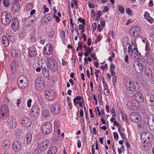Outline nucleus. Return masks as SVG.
I'll return each instance as SVG.
<instances>
[{
  "instance_id": "nucleus-30",
  "label": "nucleus",
  "mask_w": 154,
  "mask_h": 154,
  "mask_svg": "<svg viewBox=\"0 0 154 154\" xmlns=\"http://www.w3.org/2000/svg\"><path fill=\"white\" fill-rule=\"evenodd\" d=\"M143 17L145 19L150 23H152L153 21V19L150 16L149 13L146 11L145 12Z\"/></svg>"
},
{
  "instance_id": "nucleus-5",
  "label": "nucleus",
  "mask_w": 154,
  "mask_h": 154,
  "mask_svg": "<svg viewBox=\"0 0 154 154\" xmlns=\"http://www.w3.org/2000/svg\"><path fill=\"white\" fill-rule=\"evenodd\" d=\"M1 22L5 25H7L9 24L12 19L11 15L7 12L3 13L1 16Z\"/></svg>"
},
{
  "instance_id": "nucleus-33",
  "label": "nucleus",
  "mask_w": 154,
  "mask_h": 154,
  "mask_svg": "<svg viewBox=\"0 0 154 154\" xmlns=\"http://www.w3.org/2000/svg\"><path fill=\"white\" fill-rule=\"evenodd\" d=\"M128 38L127 37L124 38L122 41V45L124 47H127L128 46H128H129V45H131V44H129L128 43Z\"/></svg>"
},
{
  "instance_id": "nucleus-64",
  "label": "nucleus",
  "mask_w": 154,
  "mask_h": 154,
  "mask_svg": "<svg viewBox=\"0 0 154 154\" xmlns=\"http://www.w3.org/2000/svg\"><path fill=\"white\" fill-rule=\"evenodd\" d=\"M78 20L80 22V23H83V24H84V25H85V22L84 19H83L81 18H79L78 19Z\"/></svg>"
},
{
  "instance_id": "nucleus-50",
  "label": "nucleus",
  "mask_w": 154,
  "mask_h": 154,
  "mask_svg": "<svg viewBox=\"0 0 154 154\" xmlns=\"http://www.w3.org/2000/svg\"><path fill=\"white\" fill-rule=\"evenodd\" d=\"M82 99V98L80 96H77L76 97L73 99V103L75 106L76 104V100L80 101Z\"/></svg>"
},
{
  "instance_id": "nucleus-28",
  "label": "nucleus",
  "mask_w": 154,
  "mask_h": 154,
  "mask_svg": "<svg viewBox=\"0 0 154 154\" xmlns=\"http://www.w3.org/2000/svg\"><path fill=\"white\" fill-rule=\"evenodd\" d=\"M142 62H138L136 66V71L139 73H140L143 71V65Z\"/></svg>"
},
{
  "instance_id": "nucleus-42",
  "label": "nucleus",
  "mask_w": 154,
  "mask_h": 154,
  "mask_svg": "<svg viewBox=\"0 0 154 154\" xmlns=\"http://www.w3.org/2000/svg\"><path fill=\"white\" fill-rule=\"evenodd\" d=\"M33 7V5L32 3H29L26 5L25 9L26 10L29 11L32 10Z\"/></svg>"
},
{
  "instance_id": "nucleus-45",
  "label": "nucleus",
  "mask_w": 154,
  "mask_h": 154,
  "mask_svg": "<svg viewBox=\"0 0 154 154\" xmlns=\"http://www.w3.org/2000/svg\"><path fill=\"white\" fill-rule=\"evenodd\" d=\"M54 130L58 129H61V127L60 123L59 122H56L54 125Z\"/></svg>"
},
{
  "instance_id": "nucleus-19",
  "label": "nucleus",
  "mask_w": 154,
  "mask_h": 154,
  "mask_svg": "<svg viewBox=\"0 0 154 154\" xmlns=\"http://www.w3.org/2000/svg\"><path fill=\"white\" fill-rule=\"evenodd\" d=\"M44 54H46L50 55L53 52V48L50 44H47L43 50Z\"/></svg>"
},
{
  "instance_id": "nucleus-43",
  "label": "nucleus",
  "mask_w": 154,
  "mask_h": 154,
  "mask_svg": "<svg viewBox=\"0 0 154 154\" xmlns=\"http://www.w3.org/2000/svg\"><path fill=\"white\" fill-rule=\"evenodd\" d=\"M11 54L13 56L17 58L19 56L18 52L17 50H16L14 49H13L11 50Z\"/></svg>"
},
{
  "instance_id": "nucleus-17",
  "label": "nucleus",
  "mask_w": 154,
  "mask_h": 154,
  "mask_svg": "<svg viewBox=\"0 0 154 154\" xmlns=\"http://www.w3.org/2000/svg\"><path fill=\"white\" fill-rule=\"evenodd\" d=\"M21 143L20 141L17 140L14 141L13 144V147L15 151H19L21 149Z\"/></svg>"
},
{
  "instance_id": "nucleus-16",
  "label": "nucleus",
  "mask_w": 154,
  "mask_h": 154,
  "mask_svg": "<svg viewBox=\"0 0 154 154\" xmlns=\"http://www.w3.org/2000/svg\"><path fill=\"white\" fill-rule=\"evenodd\" d=\"M19 26V23L18 19L16 17H14L11 25L13 30L14 32L17 31L18 29Z\"/></svg>"
},
{
  "instance_id": "nucleus-9",
  "label": "nucleus",
  "mask_w": 154,
  "mask_h": 154,
  "mask_svg": "<svg viewBox=\"0 0 154 154\" xmlns=\"http://www.w3.org/2000/svg\"><path fill=\"white\" fill-rule=\"evenodd\" d=\"M50 142L48 140H45L41 142L38 148V152L41 153L46 149L49 144Z\"/></svg>"
},
{
  "instance_id": "nucleus-25",
  "label": "nucleus",
  "mask_w": 154,
  "mask_h": 154,
  "mask_svg": "<svg viewBox=\"0 0 154 154\" xmlns=\"http://www.w3.org/2000/svg\"><path fill=\"white\" fill-rule=\"evenodd\" d=\"M141 137H143V139L145 141L148 142L152 140V136L151 133L147 132L143 133Z\"/></svg>"
},
{
  "instance_id": "nucleus-57",
  "label": "nucleus",
  "mask_w": 154,
  "mask_h": 154,
  "mask_svg": "<svg viewBox=\"0 0 154 154\" xmlns=\"http://www.w3.org/2000/svg\"><path fill=\"white\" fill-rule=\"evenodd\" d=\"M95 109L96 113L98 114L100 116L101 115V113L98 106H97Z\"/></svg>"
},
{
  "instance_id": "nucleus-23",
  "label": "nucleus",
  "mask_w": 154,
  "mask_h": 154,
  "mask_svg": "<svg viewBox=\"0 0 154 154\" xmlns=\"http://www.w3.org/2000/svg\"><path fill=\"white\" fill-rule=\"evenodd\" d=\"M136 101L138 102H142L143 101V97L142 94L139 92L135 93L134 94Z\"/></svg>"
},
{
  "instance_id": "nucleus-39",
  "label": "nucleus",
  "mask_w": 154,
  "mask_h": 154,
  "mask_svg": "<svg viewBox=\"0 0 154 154\" xmlns=\"http://www.w3.org/2000/svg\"><path fill=\"white\" fill-rule=\"evenodd\" d=\"M18 66V63L16 61H13L11 64V69L16 70Z\"/></svg>"
},
{
  "instance_id": "nucleus-12",
  "label": "nucleus",
  "mask_w": 154,
  "mask_h": 154,
  "mask_svg": "<svg viewBox=\"0 0 154 154\" xmlns=\"http://www.w3.org/2000/svg\"><path fill=\"white\" fill-rule=\"evenodd\" d=\"M21 123L23 126L29 127L31 126L32 122L31 120L27 117H23L21 119Z\"/></svg>"
},
{
  "instance_id": "nucleus-36",
  "label": "nucleus",
  "mask_w": 154,
  "mask_h": 154,
  "mask_svg": "<svg viewBox=\"0 0 154 154\" xmlns=\"http://www.w3.org/2000/svg\"><path fill=\"white\" fill-rule=\"evenodd\" d=\"M61 17V15L60 12H58L57 14H54L53 15V17L55 18L56 21L58 23L60 21V18Z\"/></svg>"
},
{
  "instance_id": "nucleus-59",
  "label": "nucleus",
  "mask_w": 154,
  "mask_h": 154,
  "mask_svg": "<svg viewBox=\"0 0 154 154\" xmlns=\"http://www.w3.org/2000/svg\"><path fill=\"white\" fill-rule=\"evenodd\" d=\"M126 13L129 15H131L132 14V12L131 9L129 8H127L126 11Z\"/></svg>"
},
{
  "instance_id": "nucleus-41",
  "label": "nucleus",
  "mask_w": 154,
  "mask_h": 154,
  "mask_svg": "<svg viewBox=\"0 0 154 154\" xmlns=\"http://www.w3.org/2000/svg\"><path fill=\"white\" fill-rule=\"evenodd\" d=\"M145 72L148 77L151 76L152 75V72L149 67H146L145 69Z\"/></svg>"
},
{
  "instance_id": "nucleus-26",
  "label": "nucleus",
  "mask_w": 154,
  "mask_h": 154,
  "mask_svg": "<svg viewBox=\"0 0 154 154\" xmlns=\"http://www.w3.org/2000/svg\"><path fill=\"white\" fill-rule=\"evenodd\" d=\"M146 61L148 65H152L154 63L153 56L152 54L146 55Z\"/></svg>"
},
{
  "instance_id": "nucleus-8",
  "label": "nucleus",
  "mask_w": 154,
  "mask_h": 154,
  "mask_svg": "<svg viewBox=\"0 0 154 154\" xmlns=\"http://www.w3.org/2000/svg\"><path fill=\"white\" fill-rule=\"evenodd\" d=\"M9 113L8 106L7 104L2 105L0 109V116L2 119H4L7 116Z\"/></svg>"
},
{
  "instance_id": "nucleus-60",
  "label": "nucleus",
  "mask_w": 154,
  "mask_h": 154,
  "mask_svg": "<svg viewBox=\"0 0 154 154\" xmlns=\"http://www.w3.org/2000/svg\"><path fill=\"white\" fill-rule=\"evenodd\" d=\"M104 94L108 96L109 95V91L108 89H104Z\"/></svg>"
},
{
  "instance_id": "nucleus-18",
  "label": "nucleus",
  "mask_w": 154,
  "mask_h": 154,
  "mask_svg": "<svg viewBox=\"0 0 154 154\" xmlns=\"http://www.w3.org/2000/svg\"><path fill=\"white\" fill-rule=\"evenodd\" d=\"M54 91L51 90H47L45 92L46 98L49 100H53L54 98Z\"/></svg>"
},
{
  "instance_id": "nucleus-3",
  "label": "nucleus",
  "mask_w": 154,
  "mask_h": 154,
  "mask_svg": "<svg viewBox=\"0 0 154 154\" xmlns=\"http://www.w3.org/2000/svg\"><path fill=\"white\" fill-rule=\"evenodd\" d=\"M18 85L20 88L25 89L29 84V79L28 77L26 76L22 75L20 76L18 79Z\"/></svg>"
},
{
  "instance_id": "nucleus-38",
  "label": "nucleus",
  "mask_w": 154,
  "mask_h": 154,
  "mask_svg": "<svg viewBox=\"0 0 154 154\" xmlns=\"http://www.w3.org/2000/svg\"><path fill=\"white\" fill-rule=\"evenodd\" d=\"M26 138L27 144H29L32 139L31 134L30 133H28L26 137Z\"/></svg>"
},
{
  "instance_id": "nucleus-55",
  "label": "nucleus",
  "mask_w": 154,
  "mask_h": 154,
  "mask_svg": "<svg viewBox=\"0 0 154 154\" xmlns=\"http://www.w3.org/2000/svg\"><path fill=\"white\" fill-rule=\"evenodd\" d=\"M32 102V100L30 99L28 100L27 102V106L29 108L31 107V103Z\"/></svg>"
},
{
  "instance_id": "nucleus-34",
  "label": "nucleus",
  "mask_w": 154,
  "mask_h": 154,
  "mask_svg": "<svg viewBox=\"0 0 154 154\" xmlns=\"http://www.w3.org/2000/svg\"><path fill=\"white\" fill-rule=\"evenodd\" d=\"M57 151V148L55 146H53L49 149L47 154H55Z\"/></svg>"
},
{
  "instance_id": "nucleus-11",
  "label": "nucleus",
  "mask_w": 154,
  "mask_h": 154,
  "mask_svg": "<svg viewBox=\"0 0 154 154\" xmlns=\"http://www.w3.org/2000/svg\"><path fill=\"white\" fill-rule=\"evenodd\" d=\"M131 120L135 122H140L141 120V116L139 113L136 112H132L130 115Z\"/></svg>"
},
{
  "instance_id": "nucleus-21",
  "label": "nucleus",
  "mask_w": 154,
  "mask_h": 154,
  "mask_svg": "<svg viewBox=\"0 0 154 154\" xmlns=\"http://www.w3.org/2000/svg\"><path fill=\"white\" fill-rule=\"evenodd\" d=\"M16 122L14 118H10L8 119L7 122L8 125L11 128H13L16 126Z\"/></svg>"
},
{
  "instance_id": "nucleus-54",
  "label": "nucleus",
  "mask_w": 154,
  "mask_h": 154,
  "mask_svg": "<svg viewBox=\"0 0 154 154\" xmlns=\"http://www.w3.org/2000/svg\"><path fill=\"white\" fill-rule=\"evenodd\" d=\"M53 141L55 143H60V141L59 140V137H57L54 138Z\"/></svg>"
},
{
  "instance_id": "nucleus-56",
  "label": "nucleus",
  "mask_w": 154,
  "mask_h": 154,
  "mask_svg": "<svg viewBox=\"0 0 154 154\" xmlns=\"http://www.w3.org/2000/svg\"><path fill=\"white\" fill-rule=\"evenodd\" d=\"M141 39L142 41L144 43L146 44L149 42L147 39L143 37H141Z\"/></svg>"
},
{
  "instance_id": "nucleus-20",
  "label": "nucleus",
  "mask_w": 154,
  "mask_h": 154,
  "mask_svg": "<svg viewBox=\"0 0 154 154\" xmlns=\"http://www.w3.org/2000/svg\"><path fill=\"white\" fill-rule=\"evenodd\" d=\"M37 53V50L34 46H32L29 48L28 55L30 57H32L35 56Z\"/></svg>"
},
{
  "instance_id": "nucleus-40",
  "label": "nucleus",
  "mask_w": 154,
  "mask_h": 154,
  "mask_svg": "<svg viewBox=\"0 0 154 154\" xmlns=\"http://www.w3.org/2000/svg\"><path fill=\"white\" fill-rule=\"evenodd\" d=\"M2 145L5 148H8L10 145L9 141L8 140H5L2 143Z\"/></svg>"
},
{
  "instance_id": "nucleus-46",
  "label": "nucleus",
  "mask_w": 154,
  "mask_h": 154,
  "mask_svg": "<svg viewBox=\"0 0 154 154\" xmlns=\"http://www.w3.org/2000/svg\"><path fill=\"white\" fill-rule=\"evenodd\" d=\"M3 3L4 6L6 7H8L10 5V2L9 0H3Z\"/></svg>"
},
{
  "instance_id": "nucleus-15",
  "label": "nucleus",
  "mask_w": 154,
  "mask_h": 154,
  "mask_svg": "<svg viewBox=\"0 0 154 154\" xmlns=\"http://www.w3.org/2000/svg\"><path fill=\"white\" fill-rule=\"evenodd\" d=\"M40 112V107L37 105H34L31 110V114L32 116H38Z\"/></svg>"
},
{
  "instance_id": "nucleus-61",
  "label": "nucleus",
  "mask_w": 154,
  "mask_h": 154,
  "mask_svg": "<svg viewBox=\"0 0 154 154\" xmlns=\"http://www.w3.org/2000/svg\"><path fill=\"white\" fill-rule=\"evenodd\" d=\"M113 125L116 126H117L118 127L120 128V124L117 122L116 121H115L113 122Z\"/></svg>"
},
{
  "instance_id": "nucleus-44",
  "label": "nucleus",
  "mask_w": 154,
  "mask_h": 154,
  "mask_svg": "<svg viewBox=\"0 0 154 154\" xmlns=\"http://www.w3.org/2000/svg\"><path fill=\"white\" fill-rule=\"evenodd\" d=\"M110 71L111 74L112 75H114V74H115V66L113 64H112L110 65Z\"/></svg>"
},
{
  "instance_id": "nucleus-48",
  "label": "nucleus",
  "mask_w": 154,
  "mask_h": 154,
  "mask_svg": "<svg viewBox=\"0 0 154 154\" xmlns=\"http://www.w3.org/2000/svg\"><path fill=\"white\" fill-rule=\"evenodd\" d=\"M54 29H52L49 33L48 36L50 38H53L54 36Z\"/></svg>"
},
{
  "instance_id": "nucleus-53",
  "label": "nucleus",
  "mask_w": 154,
  "mask_h": 154,
  "mask_svg": "<svg viewBox=\"0 0 154 154\" xmlns=\"http://www.w3.org/2000/svg\"><path fill=\"white\" fill-rule=\"evenodd\" d=\"M119 119L121 120L124 121V118L123 116V113L122 111H121L119 113Z\"/></svg>"
},
{
  "instance_id": "nucleus-32",
  "label": "nucleus",
  "mask_w": 154,
  "mask_h": 154,
  "mask_svg": "<svg viewBox=\"0 0 154 154\" xmlns=\"http://www.w3.org/2000/svg\"><path fill=\"white\" fill-rule=\"evenodd\" d=\"M12 9L15 12L18 11L20 9V5L17 2H14L12 5Z\"/></svg>"
},
{
  "instance_id": "nucleus-27",
  "label": "nucleus",
  "mask_w": 154,
  "mask_h": 154,
  "mask_svg": "<svg viewBox=\"0 0 154 154\" xmlns=\"http://www.w3.org/2000/svg\"><path fill=\"white\" fill-rule=\"evenodd\" d=\"M40 63L38 64L39 66L43 70L42 71V75L45 77H48L49 75V71L44 66L43 64H42V65L41 66H40Z\"/></svg>"
},
{
  "instance_id": "nucleus-4",
  "label": "nucleus",
  "mask_w": 154,
  "mask_h": 154,
  "mask_svg": "<svg viewBox=\"0 0 154 154\" xmlns=\"http://www.w3.org/2000/svg\"><path fill=\"white\" fill-rule=\"evenodd\" d=\"M47 65L51 71L54 72L57 71L58 65L55 60L52 58H48L46 60Z\"/></svg>"
},
{
  "instance_id": "nucleus-2",
  "label": "nucleus",
  "mask_w": 154,
  "mask_h": 154,
  "mask_svg": "<svg viewBox=\"0 0 154 154\" xmlns=\"http://www.w3.org/2000/svg\"><path fill=\"white\" fill-rule=\"evenodd\" d=\"M124 82L126 89L128 91L133 92L135 90L137 82H133L127 77L124 78Z\"/></svg>"
},
{
  "instance_id": "nucleus-22",
  "label": "nucleus",
  "mask_w": 154,
  "mask_h": 154,
  "mask_svg": "<svg viewBox=\"0 0 154 154\" xmlns=\"http://www.w3.org/2000/svg\"><path fill=\"white\" fill-rule=\"evenodd\" d=\"M33 20L31 17H29L27 18H25L23 20V24L24 26L27 27L31 24Z\"/></svg>"
},
{
  "instance_id": "nucleus-52",
  "label": "nucleus",
  "mask_w": 154,
  "mask_h": 154,
  "mask_svg": "<svg viewBox=\"0 0 154 154\" xmlns=\"http://www.w3.org/2000/svg\"><path fill=\"white\" fill-rule=\"evenodd\" d=\"M150 45L148 42L147 43L145 44V50L146 51H149V50Z\"/></svg>"
},
{
  "instance_id": "nucleus-1",
  "label": "nucleus",
  "mask_w": 154,
  "mask_h": 154,
  "mask_svg": "<svg viewBox=\"0 0 154 154\" xmlns=\"http://www.w3.org/2000/svg\"><path fill=\"white\" fill-rule=\"evenodd\" d=\"M128 54L132 56L135 59H140V53L138 51L137 48L135 44L131 42V45H129L128 48Z\"/></svg>"
},
{
  "instance_id": "nucleus-62",
  "label": "nucleus",
  "mask_w": 154,
  "mask_h": 154,
  "mask_svg": "<svg viewBox=\"0 0 154 154\" xmlns=\"http://www.w3.org/2000/svg\"><path fill=\"white\" fill-rule=\"evenodd\" d=\"M98 98L100 102H102V96L101 93L100 92L99 93L98 95Z\"/></svg>"
},
{
  "instance_id": "nucleus-10",
  "label": "nucleus",
  "mask_w": 154,
  "mask_h": 154,
  "mask_svg": "<svg viewBox=\"0 0 154 154\" xmlns=\"http://www.w3.org/2000/svg\"><path fill=\"white\" fill-rule=\"evenodd\" d=\"M126 106L128 109L131 110H136L140 106L138 102L135 100H131L128 102Z\"/></svg>"
},
{
  "instance_id": "nucleus-47",
  "label": "nucleus",
  "mask_w": 154,
  "mask_h": 154,
  "mask_svg": "<svg viewBox=\"0 0 154 154\" xmlns=\"http://www.w3.org/2000/svg\"><path fill=\"white\" fill-rule=\"evenodd\" d=\"M43 115L44 116L48 117L50 116V112L47 110H44L43 111Z\"/></svg>"
},
{
  "instance_id": "nucleus-24",
  "label": "nucleus",
  "mask_w": 154,
  "mask_h": 154,
  "mask_svg": "<svg viewBox=\"0 0 154 154\" xmlns=\"http://www.w3.org/2000/svg\"><path fill=\"white\" fill-rule=\"evenodd\" d=\"M148 122L150 129L154 131L153 126L154 125V117L152 116H149L148 117Z\"/></svg>"
},
{
  "instance_id": "nucleus-51",
  "label": "nucleus",
  "mask_w": 154,
  "mask_h": 154,
  "mask_svg": "<svg viewBox=\"0 0 154 154\" xmlns=\"http://www.w3.org/2000/svg\"><path fill=\"white\" fill-rule=\"evenodd\" d=\"M118 10L122 14H123L124 12V8L123 6H118Z\"/></svg>"
},
{
  "instance_id": "nucleus-29",
  "label": "nucleus",
  "mask_w": 154,
  "mask_h": 154,
  "mask_svg": "<svg viewBox=\"0 0 154 154\" xmlns=\"http://www.w3.org/2000/svg\"><path fill=\"white\" fill-rule=\"evenodd\" d=\"M52 17L51 14H48L44 16L42 19V22H48L51 20Z\"/></svg>"
},
{
  "instance_id": "nucleus-49",
  "label": "nucleus",
  "mask_w": 154,
  "mask_h": 154,
  "mask_svg": "<svg viewBox=\"0 0 154 154\" xmlns=\"http://www.w3.org/2000/svg\"><path fill=\"white\" fill-rule=\"evenodd\" d=\"M79 30H81V32L82 33L85 32V28L84 24H79Z\"/></svg>"
},
{
  "instance_id": "nucleus-13",
  "label": "nucleus",
  "mask_w": 154,
  "mask_h": 154,
  "mask_svg": "<svg viewBox=\"0 0 154 154\" xmlns=\"http://www.w3.org/2000/svg\"><path fill=\"white\" fill-rule=\"evenodd\" d=\"M145 100L149 106H154V95L147 94L145 96Z\"/></svg>"
},
{
  "instance_id": "nucleus-37",
  "label": "nucleus",
  "mask_w": 154,
  "mask_h": 154,
  "mask_svg": "<svg viewBox=\"0 0 154 154\" xmlns=\"http://www.w3.org/2000/svg\"><path fill=\"white\" fill-rule=\"evenodd\" d=\"M2 42L5 46H7L9 45V42L8 38L6 36H3L2 38Z\"/></svg>"
},
{
  "instance_id": "nucleus-6",
  "label": "nucleus",
  "mask_w": 154,
  "mask_h": 154,
  "mask_svg": "<svg viewBox=\"0 0 154 154\" xmlns=\"http://www.w3.org/2000/svg\"><path fill=\"white\" fill-rule=\"evenodd\" d=\"M52 128V125L49 122H46L43 124L41 127V130L44 134H48L51 132Z\"/></svg>"
},
{
  "instance_id": "nucleus-14",
  "label": "nucleus",
  "mask_w": 154,
  "mask_h": 154,
  "mask_svg": "<svg viewBox=\"0 0 154 154\" xmlns=\"http://www.w3.org/2000/svg\"><path fill=\"white\" fill-rule=\"evenodd\" d=\"M140 28L136 26L132 27L130 30L131 35L134 36H137L140 34Z\"/></svg>"
},
{
  "instance_id": "nucleus-63",
  "label": "nucleus",
  "mask_w": 154,
  "mask_h": 154,
  "mask_svg": "<svg viewBox=\"0 0 154 154\" xmlns=\"http://www.w3.org/2000/svg\"><path fill=\"white\" fill-rule=\"evenodd\" d=\"M111 113L112 116L114 117H116V113L114 108L113 107L111 110Z\"/></svg>"
},
{
  "instance_id": "nucleus-7",
  "label": "nucleus",
  "mask_w": 154,
  "mask_h": 154,
  "mask_svg": "<svg viewBox=\"0 0 154 154\" xmlns=\"http://www.w3.org/2000/svg\"><path fill=\"white\" fill-rule=\"evenodd\" d=\"M45 83L42 77L40 76L37 77L35 82L36 90L40 91L42 90L44 88Z\"/></svg>"
},
{
  "instance_id": "nucleus-58",
  "label": "nucleus",
  "mask_w": 154,
  "mask_h": 154,
  "mask_svg": "<svg viewBox=\"0 0 154 154\" xmlns=\"http://www.w3.org/2000/svg\"><path fill=\"white\" fill-rule=\"evenodd\" d=\"M102 38L100 35H98L97 36V38L95 40V42L97 43V42H99L101 40Z\"/></svg>"
},
{
  "instance_id": "nucleus-35",
  "label": "nucleus",
  "mask_w": 154,
  "mask_h": 154,
  "mask_svg": "<svg viewBox=\"0 0 154 154\" xmlns=\"http://www.w3.org/2000/svg\"><path fill=\"white\" fill-rule=\"evenodd\" d=\"M22 134V131L20 129H18L16 130L15 131V135L16 137L20 138Z\"/></svg>"
},
{
  "instance_id": "nucleus-31",
  "label": "nucleus",
  "mask_w": 154,
  "mask_h": 154,
  "mask_svg": "<svg viewBox=\"0 0 154 154\" xmlns=\"http://www.w3.org/2000/svg\"><path fill=\"white\" fill-rule=\"evenodd\" d=\"M51 111L52 113L54 114H58L60 111V106H52L51 108Z\"/></svg>"
}]
</instances>
